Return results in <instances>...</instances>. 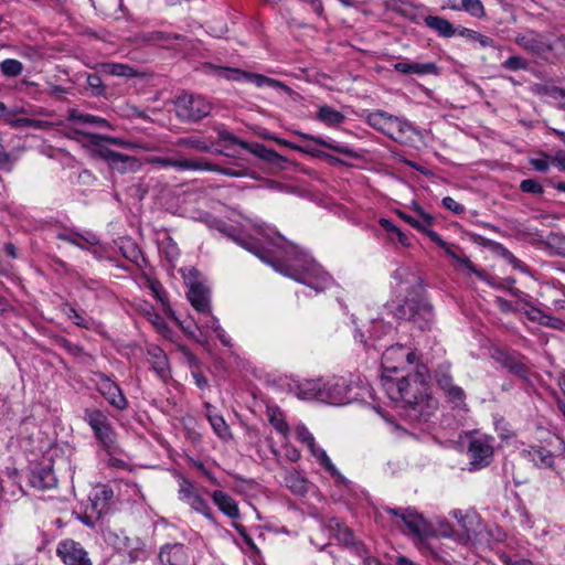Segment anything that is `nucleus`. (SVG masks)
<instances>
[{
  "instance_id": "obj_56",
  "label": "nucleus",
  "mask_w": 565,
  "mask_h": 565,
  "mask_svg": "<svg viewBox=\"0 0 565 565\" xmlns=\"http://www.w3.org/2000/svg\"><path fill=\"white\" fill-rule=\"evenodd\" d=\"M520 312L524 313L530 321L536 322L540 326L542 324L545 315L544 311L535 306H530V308L521 307Z\"/></svg>"
},
{
  "instance_id": "obj_43",
  "label": "nucleus",
  "mask_w": 565,
  "mask_h": 565,
  "mask_svg": "<svg viewBox=\"0 0 565 565\" xmlns=\"http://www.w3.org/2000/svg\"><path fill=\"white\" fill-rule=\"evenodd\" d=\"M105 455V461L108 467L116 469H126L128 468V462L121 457L124 455L122 448L117 443L116 451L102 450Z\"/></svg>"
},
{
  "instance_id": "obj_59",
  "label": "nucleus",
  "mask_w": 565,
  "mask_h": 565,
  "mask_svg": "<svg viewBox=\"0 0 565 565\" xmlns=\"http://www.w3.org/2000/svg\"><path fill=\"white\" fill-rule=\"evenodd\" d=\"M296 436L299 441L305 444L307 447L313 446L315 437L305 425L296 427Z\"/></svg>"
},
{
  "instance_id": "obj_36",
  "label": "nucleus",
  "mask_w": 565,
  "mask_h": 565,
  "mask_svg": "<svg viewBox=\"0 0 565 565\" xmlns=\"http://www.w3.org/2000/svg\"><path fill=\"white\" fill-rule=\"evenodd\" d=\"M540 93L547 97L557 109L565 111V88L556 85H543Z\"/></svg>"
},
{
  "instance_id": "obj_40",
  "label": "nucleus",
  "mask_w": 565,
  "mask_h": 565,
  "mask_svg": "<svg viewBox=\"0 0 565 565\" xmlns=\"http://www.w3.org/2000/svg\"><path fill=\"white\" fill-rule=\"evenodd\" d=\"M62 311L65 316L72 320V322L81 328L90 329L93 326L92 319H86L82 313H79L71 303L65 302L62 307Z\"/></svg>"
},
{
  "instance_id": "obj_38",
  "label": "nucleus",
  "mask_w": 565,
  "mask_h": 565,
  "mask_svg": "<svg viewBox=\"0 0 565 565\" xmlns=\"http://www.w3.org/2000/svg\"><path fill=\"white\" fill-rule=\"evenodd\" d=\"M317 118L328 126H334L342 124L345 119V116L339 110L324 105L319 107Z\"/></svg>"
},
{
  "instance_id": "obj_22",
  "label": "nucleus",
  "mask_w": 565,
  "mask_h": 565,
  "mask_svg": "<svg viewBox=\"0 0 565 565\" xmlns=\"http://www.w3.org/2000/svg\"><path fill=\"white\" fill-rule=\"evenodd\" d=\"M295 134L303 140L312 141L318 146L328 148L332 151L344 154L347 157L354 158V159L360 157V154L354 149H352L350 146L341 143V142H337L332 139H323L321 137L305 134L301 131H295Z\"/></svg>"
},
{
  "instance_id": "obj_5",
  "label": "nucleus",
  "mask_w": 565,
  "mask_h": 565,
  "mask_svg": "<svg viewBox=\"0 0 565 565\" xmlns=\"http://www.w3.org/2000/svg\"><path fill=\"white\" fill-rule=\"evenodd\" d=\"M418 356L415 351L406 348L403 344H395L385 350L382 354V386L384 387V380L390 379L393 381H398L401 377L394 379L393 374L398 373L399 371H406L407 366H411L412 370L407 371V373H414L417 366H422L423 364L417 363Z\"/></svg>"
},
{
  "instance_id": "obj_27",
  "label": "nucleus",
  "mask_w": 565,
  "mask_h": 565,
  "mask_svg": "<svg viewBox=\"0 0 565 565\" xmlns=\"http://www.w3.org/2000/svg\"><path fill=\"white\" fill-rule=\"evenodd\" d=\"M424 23L443 38H451L457 33V29L443 17L427 15L424 18Z\"/></svg>"
},
{
  "instance_id": "obj_31",
  "label": "nucleus",
  "mask_w": 565,
  "mask_h": 565,
  "mask_svg": "<svg viewBox=\"0 0 565 565\" xmlns=\"http://www.w3.org/2000/svg\"><path fill=\"white\" fill-rule=\"evenodd\" d=\"M100 72L118 77L132 78L138 75V72L130 65L124 63H100L96 66Z\"/></svg>"
},
{
  "instance_id": "obj_33",
  "label": "nucleus",
  "mask_w": 565,
  "mask_h": 565,
  "mask_svg": "<svg viewBox=\"0 0 565 565\" xmlns=\"http://www.w3.org/2000/svg\"><path fill=\"white\" fill-rule=\"evenodd\" d=\"M138 40L145 43H170L172 41H183L185 38L179 33H169L164 31H147L137 35Z\"/></svg>"
},
{
  "instance_id": "obj_14",
  "label": "nucleus",
  "mask_w": 565,
  "mask_h": 565,
  "mask_svg": "<svg viewBox=\"0 0 565 565\" xmlns=\"http://www.w3.org/2000/svg\"><path fill=\"white\" fill-rule=\"evenodd\" d=\"M179 499L189 504L195 512L212 520L213 514L207 501L201 497L194 484L183 476L179 477Z\"/></svg>"
},
{
  "instance_id": "obj_3",
  "label": "nucleus",
  "mask_w": 565,
  "mask_h": 565,
  "mask_svg": "<svg viewBox=\"0 0 565 565\" xmlns=\"http://www.w3.org/2000/svg\"><path fill=\"white\" fill-rule=\"evenodd\" d=\"M398 286L404 288L407 296L392 305V313L398 320L413 322L419 330L426 331L434 322L433 306L424 297L423 279L408 267H398L393 273Z\"/></svg>"
},
{
  "instance_id": "obj_19",
  "label": "nucleus",
  "mask_w": 565,
  "mask_h": 565,
  "mask_svg": "<svg viewBox=\"0 0 565 565\" xmlns=\"http://www.w3.org/2000/svg\"><path fill=\"white\" fill-rule=\"evenodd\" d=\"M29 483L38 490H47L56 487L57 478L50 461L32 466L29 473Z\"/></svg>"
},
{
  "instance_id": "obj_64",
  "label": "nucleus",
  "mask_w": 565,
  "mask_h": 565,
  "mask_svg": "<svg viewBox=\"0 0 565 565\" xmlns=\"http://www.w3.org/2000/svg\"><path fill=\"white\" fill-rule=\"evenodd\" d=\"M60 345L73 356H79L83 353V348L78 344L72 343L67 339H61Z\"/></svg>"
},
{
  "instance_id": "obj_9",
  "label": "nucleus",
  "mask_w": 565,
  "mask_h": 565,
  "mask_svg": "<svg viewBox=\"0 0 565 565\" xmlns=\"http://www.w3.org/2000/svg\"><path fill=\"white\" fill-rule=\"evenodd\" d=\"M493 438L487 435L471 436L467 454L473 470L488 467L493 459Z\"/></svg>"
},
{
  "instance_id": "obj_44",
  "label": "nucleus",
  "mask_w": 565,
  "mask_h": 565,
  "mask_svg": "<svg viewBox=\"0 0 565 565\" xmlns=\"http://www.w3.org/2000/svg\"><path fill=\"white\" fill-rule=\"evenodd\" d=\"M285 481L290 491L297 495H303L308 491L306 480L298 472L289 473Z\"/></svg>"
},
{
  "instance_id": "obj_37",
  "label": "nucleus",
  "mask_w": 565,
  "mask_h": 565,
  "mask_svg": "<svg viewBox=\"0 0 565 565\" xmlns=\"http://www.w3.org/2000/svg\"><path fill=\"white\" fill-rule=\"evenodd\" d=\"M236 74L245 75V81L255 84L257 87L269 86L271 88L288 89V87L281 82L267 77L262 74L248 73V72H235Z\"/></svg>"
},
{
  "instance_id": "obj_57",
  "label": "nucleus",
  "mask_w": 565,
  "mask_h": 565,
  "mask_svg": "<svg viewBox=\"0 0 565 565\" xmlns=\"http://www.w3.org/2000/svg\"><path fill=\"white\" fill-rule=\"evenodd\" d=\"M11 126L17 128H38L41 129L44 127V121L31 119V118H17L10 121Z\"/></svg>"
},
{
  "instance_id": "obj_41",
  "label": "nucleus",
  "mask_w": 565,
  "mask_h": 565,
  "mask_svg": "<svg viewBox=\"0 0 565 565\" xmlns=\"http://www.w3.org/2000/svg\"><path fill=\"white\" fill-rule=\"evenodd\" d=\"M68 119L84 125H94L99 128L108 127L106 119L90 114H81L76 110L71 111Z\"/></svg>"
},
{
  "instance_id": "obj_11",
  "label": "nucleus",
  "mask_w": 565,
  "mask_h": 565,
  "mask_svg": "<svg viewBox=\"0 0 565 565\" xmlns=\"http://www.w3.org/2000/svg\"><path fill=\"white\" fill-rule=\"evenodd\" d=\"M94 381L99 394L108 402L110 406L118 411L128 408V401L119 385L103 372L94 373Z\"/></svg>"
},
{
  "instance_id": "obj_18",
  "label": "nucleus",
  "mask_w": 565,
  "mask_h": 565,
  "mask_svg": "<svg viewBox=\"0 0 565 565\" xmlns=\"http://www.w3.org/2000/svg\"><path fill=\"white\" fill-rule=\"evenodd\" d=\"M515 43L539 57H544L547 53L554 50L553 44L544 34L533 30L527 31L524 34L516 35Z\"/></svg>"
},
{
  "instance_id": "obj_13",
  "label": "nucleus",
  "mask_w": 565,
  "mask_h": 565,
  "mask_svg": "<svg viewBox=\"0 0 565 565\" xmlns=\"http://www.w3.org/2000/svg\"><path fill=\"white\" fill-rule=\"evenodd\" d=\"M158 559L161 565H196L192 548L182 543L163 545L158 554Z\"/></svg>"
},
{
  "instance_id": "obj_20",
  "label": "nucleus",
  "mask_w": 565,
  "mask_h": 565,
  "mask_svg": "<svg viewBox=\"0 0 565 565\" xmlns=\"http://www.w3.org/2000/svg\"><path fill=\"white\" fill-rule=\"evenodd\" d=\"M146 353L151 370L161 381L167 382L171 377V370L166 352L157 344H148Z\"/></svg>"
},
{
  "instance_id": "obj_46",
  "label": "nucleus",
  "mask_w": 565,
  "mask_h": 565,
  "mask_svg": "<svg viewBox=\"0 0 565 565\" xmlns=\"http://www.w3.org/2000/svg\"><path fill=\"white\" fill-rule=\"evenodd\" d=\"M475 242L480 243L484 247H490L494 253L501 256L503 259L508 260L512 257V253L501 243L491 241L489 238H484L480 235L473 236Z\"/></svg>"
},
{
  "instance_id": "obj_12",
  "label": "nucleus",
  "mask_w": 565,
  "mask_h": 565,
  "mask_svg": "<svg viewBox=\"0 0 565 565\" xmlns=\"http://www.w3.org/2000/svg\"><path fill=\"white\" fill-rule=\"evenodd\" d=\"M384 511L393 516L399 518L413 536L424 539L429 535V524L415 509H397L385 507Z\"/></svg>"
},
{
  "instance_id": "obj_28",
  "label": "nucleus",
  "mask_w": 565,
  "mask_h": 565,
  "mask_svg": "<svg viewBox=\"0 0 565 565\" xmlns=\"http://www.w3.org/2000/svg\"><path fill=\"white\" fill-rule=\"evenodd\" d=\"M448 7L455 11H466L477 19H481L486 15L481 0H449Z\"/></svg>"
},
{
  "instance_id": "obj_24",
  "label": "nucleus",
  "mask_w": 565,
  "mask_h": 565,
  "mask_svg": "<svg viewBox=\"0 0 565 565\" xmlns=\"http://www.w3.org/2000/svg\"><path fill=\"white\" fill-rule=\"evenodd\" d=\"M322 386L323 381L321 379L318 380H305L295 385L294 391L298 398L305 401H320L322 402Z\"/></svg>"
},
{
  "instance_id": "obj_7",
  "label": "nucleus",
  "mask_w": 565,
  "mask_h": 565,
  "mask_svg": "<svg viewBox=\"0 0 565 565\" xmlns=\"http://www.w3.org/2000/svg\"><path fill=\"white\" fill-rule=\"evenodd\" d=\"M84 420L92 428L102 450L116 451L117 435L104 412L98 408H86L84 411Z\"/></svg>"
},
{
  "instance_id": "obj_42",
  "label": "nucleus",
  "mask_w": 565,
  "mask_h": 565,
  "mask_svg": "<svg viewBox=\"0 0 565 565\" xmlns=\"http://www.w3.org/2000/svg\"><path fill=\"white\" fill-rule=\"evenodd\" d=\"M23 70V64L15 58H6L0 63V72L4 77H18Z\"/></svg>"
},
{
  "instance_id": "obj_23",
  "label": "nucleus",
  "mask_w": 565,
  "mask_h": 565,
  "mask_svg": "<svg viewBox=\"0 0 565 565\" xmlns=\"http://www.w3.org/2000/svg\"><path fill=\"white\" fill-rule=\"evenodd\" d=\"M188 299L199 313H209L211 309L210 291L200 282L190 285Z\"/></svg>"
},
{
  "instance_id": "obj_26",
  "label": "nucleus",
  "mask_w": 565,
  "mask_h": 565,
  "mask_svg": "<svg viewBox=\"0 0 565 565\" xmlns=\"http://www.w3.org/2000/svg\"><path fill=\"white\" fill-rule=\"evenodd\" d=\"M212 500L220 511L228 516L230 519H238L239 510L236 501L230 497L226 492L215 490L212 493Z\"/></svg>"
},
{
  "instance_id": "obj_54",
  "label": "nucleus",
  "mask_w": 565,
  "mask_h": 565,
  "mask_svg": "<svg viewBox=\"0 0 565 565\" xmlns=\"http://www.w3.org/2000/svg\"><path fill=\"white\" fill-rule=\"evenodd\" d=\"M113 494H114V492H113V490H111V489H109V488H104V489L100 491V493L96 494V500H95V501H93V503H92V507H93V509H94V510H96V509H97V507H98V501H99V500H103V504H102L100 509L97 511V516H96V519H99V516H100V514H102L103 510H104V509H106L107 502L113 498Z\"/></svg>"
},
{
  "instance_id": "obj_1",
  "label": "nucleus",
  "mask_w": 565,
  "mask_h": 565,
  "mask_svg": "<svg viewBox=\"0 0 565 565\" xmlns=\"http://www.w3.org/2000/svg\"><path fill=\"white\" fill-rule=\"evenodd\" d=\"M215 227L238 246L273 266L276 271L310 287L316 292H322L333 285L332 276L311 255L294 244H287L284 247L282 254L286 263L279 264L274 260L273 250L264 247L257 238L242 230L227 225L223 221H217Z\"/></svg>"
},
{
  "instance_id": "obj_21",
  "label": "nucleus",
  "mask_w": 565,
  "mask_h": 565,
  "mask_svg": "<svg viewBox=\"0 0 565 565\" xmlns=\"http://www.w3.org/2000/svg\"><path fill=\"white\" fill-rule=\"evenodd\" d=\"M523 457L541 469H553L555 462L554 454L542 446H530L522 451Z\"/></svg>"
},
{
  "instance_id": "obj_53",
  "label": "nucleus",
  "mask_w": 565,
  "mask_h": 565,
  "mask_svg": "<svg viewBox=\"0 0 565 565\" xmlns=\"http://www.w3.org/2000/svg\"><path fill=\"white\" fill-rule=\"evenodd\" d=\"M520 190L524 193L541 195L544 190L542 184L534 179H525L520 183Z\"/></svg>"
},
{
  "instance_id": "obj_60",
  "label": "nucleus",
  "mask_w": 565,
  "mask_h": 565,
  "mask_svg": "<svg viewBox=\"0 0 565 565\" xmlns=\"http://www.w3.org/2000/svg\"><path fill=\"white\" fill-rule=\"evenodd\" d=\"M122 255L130 262L138 264L139 258H141V250L136 244H129L126 247L120 248Z\"/></svg>"
},
{
  "instance_id": "obj_47",
  "label": "nucleus",
  "mask_w": 565,
  "mask_h": 565,
  "mask_svg": "<svg viewBox=\"0 0 565 565\" xmlns=\"http://www.w3.org/2000/svg\"><path fill=\"white\" fill-rule=\"evenodd\" d=\"M177 145L181 146V147L192 148V149L203 151V152L211 151L210 143L205 139L196 137V136L180 138L178 140Z\"/></svg>"
},
{
  "instance_id": "obj_25",
  "label": "nucleus",
  "mask_w": 565,
  "mask_h": 565,
  "mask_svg": "<svg viewBox=\"0 0 565 565\" xmlns=\"http://www.w3.org/2000/svg\"><path fill=\"white\" fill-rule=\"evenodd\" d=\"M394 70L401 74H416V75H428V74H438V66L433 63H414L409 61H402L394 65Z\"/></svg>"
},
{
  "instance_id": "obj_29",
  "label": "nucleus",
  "mask_w": 565,
  "mask_h": 565,
  "mask_svg": "<svg viewBox=\"0 0 565 565\" xmlns=\"http://www.w3.org/2000/svg\"><path fill=\"white\" fill-rule=\"evenodd\" d=\"M246 150H248L250 153L255 154L259 159L265 160L268 163L274 164V166H280L281 163L287 162V159L285 157L279 154L274 149L267 148L266 146H264L262 143H255V145L248 143V148H246Z\"/></svg>"
},
{
  "instance_id": "obj_39",
  "label": "nucleus",
  "mask_w": 565,
  "mask_h": 565,
  "mask_svg": "<svg viewBox=\"0 0 565 565\" xmlns=\"http://www.w3.org/2000/svg\"><path fill=\"white\" fill-rule=\"evenodd\" d=\"M267 416L273 427L282 436H287L289 433V425L285 420L281 411L278 407H267Z\"/></svg>"
},
{
  "instance_id": "obj_4",
  "label": "nucleus",
  "mask_w": 565,
  "mask_h": 565,
  "mask_svg": "<svg viewBox=\"0 0 565 565\" xmlns=\"http://www.w3.org/2000/svg\"><path fill=\"white\" fill-rule=\"evenodd\" d=\"M363 118L372 128L397 142L411 140L415 131L414 126L407 119L384 110L365 111Z\"/></svg>"
},
{
  "instance_id": "obj_52",
  "label": "nucleus",
  "mask_w": 565,
  "mask_h": 565,
  "mask_svg": "<svg viewBox=\"0 0 565 565\" xmlns=\"http://www.w3.org/2000/svg\"><path fill=\"white\" fill-rule=\"evenodd\" d=\"M443 392L446 394L449 402L456 406L465 405L466 394L460 386L452 384Z\"/></svg>"
},
{
  "instance_id": "obj_10",
  "label": "nucleus",
  "mask_w": 565,
  "mask_h": 565,
  "mask_svg": "<svg viewBox=\"0 0 565 565\" xmlns=\"http://www.w3.org/2000/svg\"><path fill=\"white\" fill-rule=\"evenodd\" d=\"M352 385L344 377H332L323 381L322 397L323 403L331 405H344L355 399L352 394Z\"/></svg>"
},
{
  "instance_id": "obj_61",
  "label": "nucleus",
  "mask_w": 565,
  "mask_h": 565,
  "mask_svg": "<svg viewBox=\"0 0 565 565\" xmlns=\"http://www.w3.org/2000/svg\"><path fill=\"white\" fill-rule=\"evenodd\" d=\"M218 138L221 140H223V141H226V142L231 143V145H237V146L242 147L245 150H246V148H248V142L237 138L236 136H234L230 131L221 130L218 132Z\"/></svg>"
},
{
  "instance_id": "obj_55",
  "label": "nucleus",
  "mask_w": 565,
  "mask_h": 565,
  "mask_svg": "<svg viewBox=\"0 0 565 565\" xmlns=\"http://www.w3.org/2000/svg\"><path fill=\"white\" fill-rule=\"evenodd\" d=\"M151 164L159 166L161 168H175L181 170V159H173L167 157H153L149 159Z\"/></svg>"
},
{
  "instance_id": "obj_32",
  "label": "nucleus",
  "mask_w": 565,
  "mask_h": 565,
  "mask_svg": "<svg viewBox=\"0 0 565 565\" xmlns=\"http://www.w3.org/2000/svg\"><path fill=\"white\" fill-rule=\"evenodd\" d=\"M276 142L280 143V145H285L294 150H297L299 152H302V153H307V154H310L312 157H316V158H326L328 159L330 162H334V163H338V164H344V162L334 157V156H331L324 151H321L319 149H317L316 147L311 146V145H306V146H299V145H294L289 141H286V140H281L279 138H273Z\"/></svg>"
},
{
  "instance_id": "obj_6",
  "label": "nucleus",
  "mask_w": 565,
  "mask_h": 565,
  "mask_svg": "<svg viewBox=\"0 0 565 565\" xmlns=\"http://www.w3.org/2000/svg\"><path fill=\"white\" fill-rule=\"evenodd\" d=\"M173 104L177 118L189 124H196L206 118L213 108L205 97L191 93L179 95Z\"/></svg>"
},
{
  "instance_id": "obj_48",
  "label": "nucleus",
  "mask_w": 565,
  "mask_h": 565,
  "mask_svg": "<svg viewBox=\"0 0 565 565\" xmlns=\"http://www.w3.org/2000/svg\"><path fill=\"white\" fill-rule=\"evenodd\" d=\"M435 380L441 391L454 384L448 363L440 364L435 371Z\"/></svg>"
},
{
  "instance_id": "obj_30",
  "label": "nucleus",
  "mask_w": 565,
  "mask_h": 565,
  "mask_svg": "<svg viewBox=\"0 0 565 565\" xmlns=\"http://www.w3.org/2000/svg\"><path fill=\"white\" fill-rule=\"evenodd\" d=\"M311 455L317 459V461L332 476L335 478L338 483L345 482V478L339 472L335 466L332 463L327 452L313 443V446L308 447Z\"/></svg>"
},
{
  "instance_id": "obj_45",
  "label": "nucleus",
  "mask_w": 565,
  "mask_h": 565,
  "mask_svg": "<svg viewBox=\"0 0 565 565\" xmlns=\"http://www.w3.org/2000/svg\"><path fill=\"white\" fill-rule=\"evenodd\" d=\"M209 422L221 439L227 440L232 437L230 427L221 415H209Z\"/></svg>"
},
{
  "instance_id": "obj_58",
  "label": "nucleus",
  "mask_w": 565,
  "mask_h": 565,
  "mask_svg": "<svg viewBox=\"0 0 565 565\" xmlns=\"http://www.w3.org/2000/svg\"><path fill=\"white\" fill-rule=\"evenodd\" d=\"M508 292L511 296L518 298L516 308H521V307L530 308V306H533V303L530 301L531 297L527 294L523 292L522 290L510 286L508 288Z\"/></svg>"
},
{
  "instance_id": "obj_16",
  "label": "nucleus",
  "mask_w": 565,
  "mask_h": 565,
  "mask_svg": "<svg viewBox=\"0 0 565 565\" xmlns=\"http://www.w3.org/2000/svg\"><path fill=\"white\" fill-rule=\"evenodd\" d=\"M493 359L510 373L520 377L524 382H529L530 370L525 362V358L518 352L505 350H495L492 354Z\"/></svg>"
},
{
  "instance_id": "obj_2",
  "label": "nucleus",
  "mask_w": 565,
  "mask_h": 565,
  "mask_svg": "<svg viewBox=\"0 0 565 565\" xmlns=\"http://www.w3.org/2000/svg\"><path fill=\"white\" fill-rule=\"evenodd\" d=\"M427 373V367L422 365L414 373L402 375L398 381L384 380L387 396L402 404L412 422L427 423L438 408V401L428 393Z\"/></svg>"
},
{
  "instance_id": "obj_50",
  "label": "nucleus",
  "mask_w": 565,
  "mask_h": 565,
  "mask_svg": "<svg viewBox=\"0 0 565 565\" xmlns=\"http://www.w3.org/2000/svg\"><path fill=\"white\" fill-rule=\"evenodd\" d=\"M86 84L88 89L90 90L92 96L98 97L105 94L106 86L104 85L99 75L87 74Z\"/></svg>"
},
{
  "instance_id": "obj_63",
  "label": "nucleus",
  "mask_w": 565,
  "mask_h": 565,
  "mask_svg": "<svg viewBox=\"0 0 565 565\" xmlns=\"http://www.w3.org/2000/svg\"><path fill=\"white\" fill-rule=\"evenodd\" d=\"M441 204L445 209L451 211L455 214H462L465 212V206L456 202L451 196H445L441 201Z\"/></svg>"
},
{
  "instance_id": "obj_8",
  "label": "nucleus",
  "mask_w": 565,
  "mask_h": 565,
  "mask_svg": "<svg viewBox=\"0 0 565 565\" xmlns=\"http://www.w3.org/2000/svg\"><path fill=\"white\" fill-rule=\"evenodd\" d=\"M90 156L105 161L111 170L121 174L136 172L141 167L136 157L114 151L108 146L97 143V141H94V149H90Z\"/></svg>"
},
{
  "instance_id": "obj_15",
  "label": "nucleus",
  "mask_w": 565,
  "mask_h": 565,
  "mask_svg": "<svg viewBox=\"0 0 565 565\" xmlns=\"http://www.w3.org/2000/svg\"><path fill=\"white\" fill-rule=\"evenodd\" d=\"M56 554L65 565H93L88 552L72 539L61 541Z\"/></svg>"
},
{
  "instance_id": "obj_35",
  "label": "nucleus",
  "mask_w": 565,
  "mask_h": 565,
  "mask_svg": "<svg viewBox=\"0 0 565 565\" xmlns=\"http://www.w3.org/2000/svg\"><path fill=\"white\" fill-rule=\"evenodd\" d=\"M76 132L78 134H82V131L79 130H76ZM83 135H85L88 139V143L89 146L92 147V149H94V141L97 143H100V145H114V146H118V147H121V148H136L137 146L135 143H131L129 141H126L121 138H117V137H110V136H104V135H98V134H85L83 132Z\"/></svg>"
},
{
  "instance_id": "obj_49",
  "label": "nucleus",
  "mask_w": 565,
  "mask_h": 565,
  "mask_svg": "<svg viewBox=\"0 0 565 565\" xmlns=\"http://www.w3.org/2000/svg\"><path fill=\"white\" fill-rule=\"evenodd\" d=\"M214 169L215 163H211L204 160L181 159V170H199L214 172Z\"/></svg>"
},
{
  "instance_id": "obj_62",
  "label": "nucleus",
  "mask_w": 565,
  "mask_h": 565,
  "mask_svg": "<svg viewBox=\"0 0 565 565\" xmlns=\"http://www.w3.org/2000/svg\"><path fill=\"white\" fill-rule=\"evenodd\" d=\"M541 326L554 330H563L565 328V322L559 318L545 313Z\"/></svg>"
},
{
  "instance_id": "obj_34",
  "label": "nucleus",
  "mask_w": 565,
  "mask_h": 565,
  "mask_svg": "<svg viewBox=\"0 0 565 565\" xmlns=\"http://www.w3.org/2000/svg\"><path fill=\"white\" fill-rule=\"evenodd\" d=\"M329 529L335 532L337 539L348 546L355 544L353 531L344 525L339 519L332 518L329 521Z\"/></svg>"
},
{
  "instance_id": "obj_51",
  "label": "nucleus",
  "mask_w": 565,
  "mask_h": 565,
  "mask_svg": "<svg viewBox=\"0 0 565 565\" xmlns=\"http://www.w3.org/2000/svg\"><path fill=\"white\" fill-rule=\"evenodd\" d=\"M501 67L507 71H521L529 68V62L520 55H512L502 62Z\"/></svg>"
},
{
  "instance_id": "obj_17",
  "label": "nucleus",
  "mask_w": 565,
  "mask_h": 565,
  "mask_svg": "<svg viewBox=\"0 0 565 565\" xmlns=\"http://www.w3.org/2000/svg\"><path fill=\"white\" fill-rule=\"evenodd\" d=\"M413 210L416 212L417 216V225L414 226L417 231L422 232L426 235L431 242L436 243L440 248H443L448 256L454 259H459V257L449 248L448 244L440 237V235L433 231L430 227L434 224V217L424 211V209L417 203H413Z\"/></svg>"
}]
</instances>
